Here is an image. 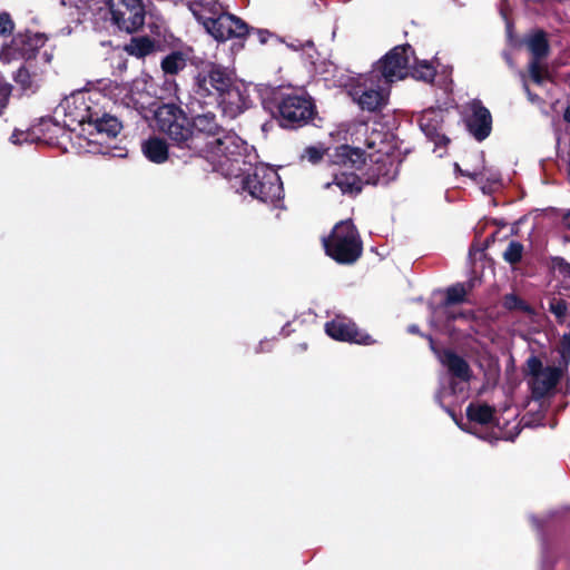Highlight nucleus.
<instances>
[{"mask_svg": "<svg viewBox=\"0 0 570 570\" xmlns=\"http://www.w3.org/2000/svg\"><path fill=\"white\" fill-rule=\"evenodd\" d=\"M330 158L336 165L360 169L362 165L366 167L367 184H387L394 179L397 174V164L395 157L390 155L383 148L373 153L364 154L360 148H351L347 145L336 147L330 154Z\"/></svg>", "mask_w": 570, "mask_h": 570, "instance_id": "obj_1", "label": "nucleus"}, {"mask_svg": "<svg viewBox=\"0 0 570 570\" xmlns=\"http://www.w3.org/2000/svg\"><path fill=\"white\" fill-rule=\"evenodd\" d=\"M246 150L245 141L230 131H223L216 138L209 139L204 149L214 170L226 177H237L246 170Z\"/></svg>", "mask_w": 570, "mask_h": 570, "instance_id": "obj_2", "label": "nucleus"}, {"mask_svg": "<svg viewBox=\"0 0 570 570\" xmlns=\"http://www.w3.org/2000/svg\"><path fill=\"white\" fill-rule=\"evenodd\" d=\"M155 128L174 144L184 148H196L198 137L186 114L174 104H164L154 111Z\"/></svg>", "mask_w": 570, "mask_h": 570, "instance_id": "obj_3", "label": "nucleus"}, {"mask_svg": "<svg viewBox=\"0 0 570 570\" xmlns=\"http://www.w3.org/2000/svg\"><path fill=\"white\" fill-rule=\"evenodd\" d=\"M108 98L99 89L77 90L66 97L60 108L65 114V122L68 127L89 126L95 116L100 115V108H105Z\"/></svg>", "mask_w": 570, "mask_h": 570, "instance_id": "obj_4", "label": "nucleus"}, {"mask_svg": "<svg viewBox=\"0 0 570 570\" xmlns=\"http://www.w3.org/2000/svg\"><path fill=\"white\" fill-rule=\"evenodd\" d=\"M326 253L336 262L351 264L362 253V243L351 220H343L335 225L332 235L324 239Z\"/></svg>", "mask_w": 570, "mask_h": 570, "instance_id": "obj_5", "label": "nucleus"}, {"mask_svg": "<svg viewBox=\"0 0 570 570\" xmlns=\"http://www.w3.org/2000/svg\"><path fill=\"white\" fill-rule=\"evenodd\" d=\"M243 188L253 198L264 203H275L283 197V184L278 173L267 165H256L253 173L243 181Z\"/></svg>", "mask_w": 570, "mask_h": 570, "instance_id": "obj_6", "label": "nucleus"}, {"mask_svg": "<svg viewBox=\"0 0 570 570\" xmlns=\"http://www.w3.org/2000/svg\"><path fill=\"white\" fill-rule=\"evenodd\" d=\"M110 95L115 102L141 112L151 105L156 88L153 78L141 73L129 85H115Z\"/></svg>", "mask_w": 570, "mask_h": 570, "instance_id": "obj_7", "label": "nucleus"}, {"mask_svg": "<svg viewBox=\"0 0 570 570\" xmlns=\"http://www.w3.org/2000/svg\"><path fill=\"white\" fill-rule=\"evenodd\" d=\"M387 86L379 75L371 70L357 78L350 94L363 110L376 111L386 105Z\"/></svg>", "mask_w": 570, "mask_h": 570, "instance_id": "obj_8", "label": "nucleus"}, {"mask_svg": "<svg viewBox=\"0 0 570 570\" xmlns=\"http://www.w3.org/2000/svg\"><path fill=\"white\" fill-rule=\"evenodd\" d=\"M233 76L227 69L210 65L195 77L194 92L204 102H216L223 91L232 86Z\"/></svg>", "mask_w": 570, "mask_h": 570, "instance_id": "obj_9", "label": "nucleus"}, {"mask_svg": "<svg viewBox=\"0 0 570 570\" xmlns=\"http://www.w3.org/2000/svg\"><path fill=\"white\" fill-rule=\"evenodd\" d=\"M412 60L413 51L410 46H396L373 66L372 71L379 75L384 83L390 85L410 73Z\"/></svg>", "mask_w": 570, "mask_h": 570, "instance_id": "obj_10", "label": "nucleus"}, {"mask_svg": "<svg viewBox=\"0 0 570 570\" xmlns=\"http://www.w3.org/2000/svg\"><path fill=\"white\" fill-rule=\"evenodd\" d=\"M198 22L217 41H226L233 38L240 39L249 33V28L245 21L234 14L223 12L222 7L218 8L217 14L208 13Z\"/></svg>", "mask_w": 570, "mask_h": 570, "instance_id": "obj_11", "label": "nucleus"}, {"mask_svg": "<svg viewBox=\"0 0 570 570\" xmlns=\"http://www.w3.org/2000/svg\"><path fill=\"white\" fill-rule=\"evenodd\" d=\"M106 11L110 13L111 23L128 33L137 31L145 21L141 0H108Z\"/></svg>", "mask_w": 570, "mask_h": 570, "instance_id": "obj_12", "label": "nucleus"}, {"mask_svg": "<svg viewBox=\"0 0 570 570\" xmlns=\"http://www.w3.org/2000/svg\"><path fill=\"white\" fill-rule=\"evenodd\" d=\"M282 125L285 127L302 126L315 114L312 99L306 95H288L279 104Z\"/></svg>", "mask_w": 570, "mask_h": 570, "instance_id": "obj_13", "label": "nucleus"}, {"mask_svg": "<svg viewBox=\"0 0 570 570\" xmlns=\"http://www.w3.org/2000/svg\"><path fill=\"white\" fill-rule=\"evenodd\" d=\"M563 364L560 363V367H543L541 361L532 356L528 360V367L532 375L531 389L535 397H542L549 394L558 383Z\"/></svg>", "mask_w": 570, "mask_h": 570, "instance_id": "obj_14", "label": "nucleus"}, {"mask_svg": "<svg viewBox=\"0 0 570 570\" xmlns=\"http://www.w3.org/2000/svg\"><path fill=\"white\" fill-rule=\"evenodd\" d=\"M527 47L532 55L529 63V76L537 85H542L549 78L548 67L541 62L549 52V43L542 31H537L525 40Z\"/></svg>", "mask_w": 570, "mask_h": 570, "instance_id": "obj_15", "label": "nucleus"}, {"mask_svg": "<svg viewBox=\"0 0 570 570\" xmlns=\"http://www.w3.org/2000/svg\"><path fill=\"white\" fill-rule=\"evenodd\" d=\"M216 104L219 105L225 116L235 118L252 105L248 87L233 79L232 86L224 90Z\"/></svg>", "mask_w": 570, "mask_h": 570, "instance_id": "obj_16", "label": "nucleus"}, {"mask_svg": "<svg viewBox=\"0 0 570 570\" xmlns=\"http://www.w3.org/2000/svg\"><path fill=\"white\" fill-rule=\"evenodd\" d=\"M325 332L328 336L337 341L352 342L370 345L374 340L366 333L360 331L354 323L344 318H336L326 323Z\"/></svg>", "mask_w": 570, "mask_h": 570, "instance_id": "obj_17", "label": "nucleus"}, {"mask_svg": "<svg viewBox=\"0 0 570 570\" xmlns=\"http://www.w3.org/2000/svg\"><path fill=\"white\" fill-rule=\"evenodd\" d=\"M466 116V127L470 134L478 140L485 139L492 128V117L490 111L479 101H473L469 107Z\"/></svg>", "mask_w": 570, "mask_h": 570, "instance_id": "obj_18", "label": "nucleus"}, {"mask_svg": "<svg viewBox=\"0 0 570 570\" xmlns=\"http://www.w3.org/2000/svg\"><path fill=\"white\" fill-rule=\"evenodd\" d=\"M438 358L441 364L448 370V372L460 380L461 382L468 383L472 377V371L469 363L459 354L452 350H444L436 352Z\"/></svg>", "mask_w": 570, "mask_h": 570, "instance_id": "obj_19", "label": "nucleus"}, {"mask_svg": "<svg viewBox=\"0 0 570 570\" xmlns=\"http://www.w3.org/2000/svg\"><path fill=\"white\" fill-rule=\"evenodd\" d=\"M89 134L96 132V141L100 142L99 138H115L121 130L120 121L115 117L104 111L100 108V115L95 116L92 122L88 126Z\"/></svg>", "mask_w": 570, "mask_h": 570, "instance_id": "obj_20", "label": "nucleus"}, {"mask_svg": "<svg viewBox=\"0 0 570 570\" xmlns=\"http://www.w3.org/2000/svg\"><path fill=\"white\" fill-rule=\"evenodd\" d=\"M419 122L422 131L429 138L433 139L435 144H446L448 139L438 132V130L441 128V124L443 122V114L441 110H425L421 115Z\"/></svg>", "mask_w": 570, "mask_h": 570, "instance_id": "obj_21", "label": "nucleus"}, {"mask_svg": "<svg viewBox=\"0 0 570 570\" xmlns=\"http://www.w3.org/2000/svg\"><path fill=\"white\" fill-rule=\"evenodd\" d=\"M26 39L23 37H16L11 45L3 47L0 50V61L10 63L12 61L29 60L35 50L31 47L24 48Z\"/></svg>", "mask_w": 570, "mask_h": 570, "instance_id": "obj_22", "label": "nucleus"}, {"mask_svg": "<svg viewBox=\"0 0 570 570\" xmlns=\"http://www.w3.org/2000/svg\"><path fill=\"white\" fill-rule=\"evenodd\" d=\"M468 289L463 284H455L446 289L443 304L439 306L435 314L445 315L448 320H456V315L452 314L451 308L466 301Z\"/></svg>", "mask_w": 570, "mask_h": 570, "instance_id": "obj_23", "label": "nucleus"}, {"mask_svg": "<svg viewBox=\"0 0 570 570\" xmlns=\"http://www.w3.org/2000/svg\"><path fill=\"white\" fill-rule=\"evenodd\" d=\"M191 128L195 135L198 137V139L196 140L197 147L195 149H198L200 147L199 134H205L206 136H208V138L214 139L224 131L220 129V127L216 122L215 116L212 114H203L196 116L191 124Z\"/></svg>", "mask_w": 570, "mask_h": 570, "instance_id": "obj_24", "label": "nucleus"}, {"mask_svg": "<svg viewBox=\"0 0 570 570\" xmlns=\"http://www.w3.org/2000/svg\"><path fill=\"white\" fill-rule=\"evenodd\" d=\"M333 186L337 187L342 194H356L361 191L362 180L354 173L342 171L334 175L333 181L324 184L325 189H330Z\"/></svg>", "mask_w": 570, "mask_h": 570, "instance_id": "obj_25", "label": "nucleus"}, {"mask_svg": "<svg viewBox=\"0 0 570 570\" xmlns=\"http://www.w3.org/2000/svg\"><path fill=\"white\" fill-rule=\"evenodd\" d=\"M466 415L470 421L479 424L495 423L498 428L501 426L500 419L494 416L493 407L482 402L471 403L466 407Z\"/></svg>", "mask_w": 570, "mask_h": 570, "instance_id": "obj_26", "label": "nucleus"}, {"mask_svg": "<svg viewBox=\"0 0 570 570\" xmlns=\"http://www.w3.org/2000/svg\"><path fill=\"white\" fill-rule=\"evenodd\" d=\"M141 149L144 155L153 163L161 164L168 158V146L159 137H150L144 141Z\"/></svg>", "mask_w": 570, "mask_h": 570, "instance_id": "obj_27", "label": "nucleus"}, {"mask_svg": "<svg viewBox=\"0 0 570 570\" xmlns=\"http://www.w3.org/2000/svg\"><path fill=\"white\" fill-rule=\"evenodd\" d=\"M187 6L197 21L208 13L217 14L220 7L217 0H188Z\"/></svg>", "mask_w": 570, "mask_h": 570, "instance_id": "obj_28", "label": "nucleus"}, {"mask_svg": "<svg viewBox=\"0 0 570 570\" xmlns=\"http://www.w3.org/2000/svg\"><path fill=\"white\" fill-rule=\"evenodd\" d=\"M186 62L187 57L180 51H175L163 59L161 68L165 73L175 75L186 67Z\"/></svg>", "mask_w": 570, "mask_h": 570, "instance_id": "obj_29", "label": "nucleus"}, {"mask_svg": "<svg viewBox=\"0 0 570 570\" xmlns=\"http://www.w3.org/2000/svg\"><path fill=\"white\" fill-rule=\"evenodd\" d=\"M154 49V43L148 38H135L127 46V51L136 57H145Z\"/></svg>", "mask_w": 570, "mask_h": 570, "instance_id": "obj_30", "label": "nucleus"}, {"mask_svg": "<svg viewBox=\"0 0 570 570\" xmlns=\"http://www.w3.org/2000/svg\"><path fill=\"white\" fill-rule=\"evenodd\" d=\"M435 67L432 63L428 62L426 60L416 62V65L413 66L411 71V75L415 79L423 80L426 82L432 81L435 77Z\"/></svg>", "mask_w": 570, "mask_h": 570, "instance_id": "obj_31", "label": "nucleus"}, {"mask_svg": "<svg viewBox=\"0 0 570 570\" xmlns=\"http://www.w3.org/2000/svg\"><path fill=\"white\" fill-rule=\"evenodd\" d=\"M14 81L22 90H32L37 87L38 79L37 75H32L26 66H22L14 75Z\"/></svg>", "mask_w": 570, "mask_h": 570, "instance_id": "obj_32", "label": "nucleus"}, {"mask_svg": "<svg viewBox=\"0 0 570 570\" xmlns=\"http://www.w3.org/2000/svg\"><path fill=\"white\" fill-rule=\"evenodd\" d=\"M549 311L556 316L559 323H563L566 320L568 306L563 299L553 297L549 302Z\"/></svg>", "mask_w": 570, "mask_h": 570, "instance_id": "obj_33", "label": "nucleus"}, {"mask_svg": "<svg viewBox=\"0 0 570 570\" xmlns=\"http://www.w3.org/2000/svg\"><path fill=\"white\" fill-rule=\"evenodd\" d=\"M522 252L523 246L519 242H511L503 253V258L510 264H515L521 259Z\"/></svg>", "mask_w": 570, "mask_h": 570, "instance_id": "obj_34", "label": "nucleus"}, {"mask_svg": "<svg viewBox=\"0 0 570 570\" xmlns=\"http://www.w3.org/2000/svg\"><path fill=\"white\" fill-rule=\"evenodd\" d=\"M324 155V149L316 146H309L305 148L303 158H306L309 163L316 164L322 159Z\"/></svg>", "mask_w": 570, "mask_h": 570, "instance_id": "obj_35", "label": "nucleus"}, {"mask_svg": "<svg viewBox=\"0 0 570 570\" xmlns=\"http://www.w3.org/2000/svg\"><path fill=\"white\" fill-rule=\"evenodd\" d=\"M10 141L13 145H21L23 142H29V141H31V134L29 131L16 129L10 136Z\"/></svg>", "mask_w": 570, "mask_h": 570, "instance_id": "obj_36", "label": "nucleus"}, {"mask_svg": "<svg viewBox=\"0 0 570 570\" xmlns=\"http://www.w3.org/2000/svg\"><path fill=\"white\" fill-rule=\"evenodd\" d=\"M503 304L507 308L513 309V308H525L523 302L514 294L505 295L503 299Z\"/></svg>", "mask_w": 570, "mask_h": 570, "instance_id": "obj_37", "label": "nucleus"}, {"mask_svg": "<svg viewBox=\"0 0 570 570\" xmlns=\"http://www.w3.org/2000/svg\"><path fill=\"white\" fill-rule=\"evenodd\" d=\"M553 268L564 276H570V264L561 257H556L552 261Z\"/></svg>", "mask_w": 570, "mask_h": 570, "instance_id": "obj_38", "label": "nucleus"}, {"mask_svg": "<svg viewBox=\"0 0 570 570\" xmlns=\"http://www.w3.org/2000/svg\"><path fill=\"white\" fill-rule=\"evenodd\" d=\"M13 29V22L11 21L9 14L1 13L0 14V35H6L11 32Z\"/></svg>", "mask_w": 570, "mask_h": 570, "instance_id": "obj_39", "label": "nucleus"}, {"mask_svg": "<svg viewBox=\"0 0 570 570\" xmlns=\"http://www.w3.org/2000/svg\"><path fill=\"white\" fill-rule=\"evenodd\" d=\"M11 94V86L9 83L0 85V106L4 107L6 101L8 100Z\"/></svg>", "mask_w": 570, "mask_h": 570, "instance_id": "obj_40", "label": "nucleus"}, {"mask_svg": "<svg viewBox=\"0 0 570 570\" xmlns=\"http://www.w3.org/2000/svg\"><path fill=\"white\" fill-rule=\"evenodd\" d=\"M520 76H521V78H522L523 89H524V91H525V94H527V96H528V99H529L531 102H539V101H540V98H539L537 95L532 94V92L530 91V89H529V86H528L527 80H525V75H524L523 72H520Z\"/></svg>", "mask_w": 570, "mask_h": 570, "instance_id": "obj_41", "label": "nucleus"}, {"mask_svg": "<svg viewBox=\"0 0 570 570\" xmlns=\"http://www.w3.org/2000/svg\"><path fill=\"white\" fill-rule=\"evenodd\" d=\"M255 33H256V36H257L258 41H259L262 45L266 43V42H267V40H268V38L271 37V32H269V31H267V30H262V29H259V30H256V31H255Z\"/></svg>", "mask_w": 570, "mask_h": 570, "instance_id": "obj_42", "label": "nucleus"}, {"mask_svg": "<svg viewBox=\"0 0 570 570\" xmlns=\"http://www.w3.org/2000/svg\"><path fill=\"white\" fill-rule=\"evenodd\" d=\"M452 314L456 315L458 318H466L469 316L468 312L458 311L456 305L451 308Z\"/></svg>", "mask_w": 570, "mask_h": 570, "instance_id": "obj_43", "label": "nucleus"}, {"mask_svg": "<svg viewBox=\"0 0 570 570\" xmlns=\"http://www.w3.org/2000/svg\"><path fill=\"white\" fill-rule=\"evenodd\" d=\"M562 224L570 229V209L562 215Z\"/></svg>", "mask_w": 570, "mask_h": 570, "instance_id": "obj_44", "label": "nucleus"}, {"mask_svg": "<svg viewBox=\"0 0 570 570\" xmlns=\"http://www.w3.org/2000/svg\"><path fill=\"white\" fill-rule=\"evenodd\" d=\"M445 394H446V391H441V392L438 393L436 399H438L440 404H443Z\"/></svg>", "mask_w": 570, "mask_h": 570, "instance_id": "obj_45", "label": "nucleus"}, {"mask_svg": "<svg viewBox=\"0 0 570 570\" xmlns=\"http://www.w3.org/2000/svg\"><path fill=\"white\" fill-rule=\"evenodd\" d=\"M518 434V432L515 434H511V433H503L500 438L504 439V440H513L514 436Z\"/></svg>", "mask_w": 570, "mask_h": 570, "instance_id": "obj_46", "label": "nucleus"}, {"mask_svg": "<svg viewBox=\"0 0 570 570\" xmlns=\"http://www.w3.org/2000/svg\"><path fill=\"white\" fill-rule=\"evenodd\" d=\"M375 145H376V141L373 140V139L367 141V148L371 149V150L375 149Z\"/></svg>", "mask_w": 570, "mask_h": 570, "instance_id": "obj_47", "label": "nucleus"}, {"mask_svg": "<svg viewBox=\"0 0 570 570\" xmlns=\"http://www.w3.org/2000/svg\"><path fill=\"white\" fill-rule=\"evenodd\" d=\"M409 332H411V333H419V327L416 325H411L409 327Z\"/></svg>", "mask_w": 570, "mask_h": 570, "instance_id": "obj_48", "label": "nucleus"}, {"mask_svg": "<svg viewBox=\"0 0 570 570\" xmlns=\"http://www.w3.org/2000/svg\"><path fill=\"white\" fill-rule=\"evenodd\" d=\"M35 38H36V45H38V43H43V38H42V36L36 35V36H35Z\"/></svg>", "mask_w": 570, "mask_h": 570, "instance_id": "obj_49", "label": "nucleus"}, {"mask_svg": "<svg viewBox=\"0 0 570 570\" xmlns=\"http://www.w3.org/2000/svg\"><path fill=\"white\" fill-rule=\"evenodd\" d=\"M431 324L433 326H440L439 322L434 317L431 320Z\"/></svg>", "mask_w": 570, "mask_h": 570, "instance_id": "obj_50", "label": "nucleus"}, {"mask_svg": "<svg viewBox=\"0 0 570 570\" xmlns=\"http://www.w3.org/2000/svg\"><path fill=\"white\" fill-rule=\"evenodd\" d=\"M360 129H364L366 130L365 126L364 125H360Z\"/></svg>", "mask_w": 570, "mask_h": 570, "instance_id": "obj_51", "label": "nucleus"}]
</instances>
